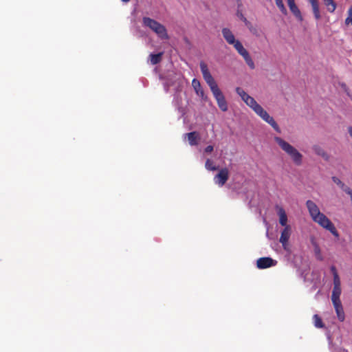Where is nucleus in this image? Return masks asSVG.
I'll use <instances>...</instances> for the list:
<instances>
[{"instance_id":"nucleus-1","label":"nucleus","mask_w":352,"mask_h":352,"mask_svg":"<svg viewBox=\"0 0 352 352\" xmlns=\"http://www.w3.org/2000/svg\"><path fill=\"white\" fill-rule=\"evenodd\" d=\"M236 94L241 97V100L259 116L262 120L268 123L277 132H280V128L274 118L270 116L263 108L257 103L254 98L248 94L242 88H236Z\"/></svg>"},{"instance_id":"nucleus-2","label":"nucleus","mask_w":352,"mask_h":352,"mask_svg":"<svg viewBox=\"0 0 352 352\" xmlns=\"http://www.w3.org/2000/svg\"><path fill=\"white\" fill-rule=\"evenodd\" d=\"M309 214L312 220L320 227L330 232L336 238H339L340 234L331 221L320 212L317 204L311 200L306 201Z\"/></svg>"},{"instance_id":"nucleus-3","label":"nucleus","mask_w":352,"mask_h":352,"mask_svg":"<svg viewBox=\"0 0 352 352\" xmlns=\"http://www.w3.org/2000/svg\"><path fill=\"white\" fill-rule=\"evenodd\" d=\"M163 84L164 91L166 93L174 92V100H176L182 87L181 75L173 73L169 74L166 76Z\"/></svg>"},{"instance_id":"nucleus-4","label":"nucleus","mask_w":352,"mask_h":352,"mask_svg":"<svg viewBox=\"0 0 352 352\" xmlns=\"http://www.w3.org/2000/svg\"><path fill=\"white\" fill-rule=\"evenodd\" d=\"M274 140L296 165L299 166L302 164V155L296 148L279 137H275Z\"/></svg>"},{"instance_id":"nucleus-5","label":"nucleus","mask_w":352,"mask_h":352,"mask_svg":"<svg viewBox=\"0 0 352 352\" xmlns=\"http://www.w3.org/2000/svg\"><path fill=\"white\" fill-rule=\"evenodd\" d=\"M142 23L145 27L150 28L153 32H154L160 39L166 40L168 38L166 28L157 21L151 18L144 16L142 19Z\"/></svg>"},{"instance_id":"nucleus-6","label":"nucleus","mask_w":352,"mask_h":352,"mask_svg":"<svg viewBox=\"0 0 352 352\" xmlns=\"http://www.w3.org/2000/svg\"><path fill=\"white\" fill-rule=\"evenodd\" d=\"M229 177V171L227 168H221L214 177V182L219 187H222Z\"/></svg>"},{"instance_id":"nucleus-7","label":"nucleus","mask_w":352,"mask_h":352,"mask_svg":"<svg viewBox=\"0 0 352 352\" xmlns=\"http://www.w3.org/2000/svg\"><path fill=\"white\" fill-rule=\"evenodd\" d=\"M291 232L290 226L284 227L283 230L281 231L279 241L282 244L283 249L286 251L289 250L288 241L291 235Z\"/></svg>"},{"instance_id":"nucleus-8","label":"nucleus","mask_w":352,"mask_h":352,"mask_svg":"<svg viewBox=\"0 0 352 352\" xmlns=\"http://www.w3.org/2000/svg\"><path fill=\"white\" fill-rule=\"evenodd\" d=\"M277 261L270 257H261L256 261V267L258 269H266L276 265Z\"/></svg>"},{"instance_id":"nucleus-9","label":"nucleus","mask_w":352,"mask_h":352,"mask_svg":"<svg viewBox=\"0 0 352 352\" xmlns=\"http://www.w3.org/2000/svg\"><path fill=\"white\" fill-rule=\"evenodd\" d=\"M221 32L224 39L228 44L234 46V45H236V43L239 42V40L235 38L234 34L229 28H224L222 29Z\"/></svg>"},{"instance_id":"nucleus-10","label":"nucleus","mask_w":352,"mask_h":352,"mask_svg":"<svg viewBox=\"0 0 352 352\" xmlns=\"http://www.w3.org/2000/svg\"><path fill=\"white\" fill-rule=\"evenodd\" d=\"M275 209L279 217V223L283 227L289 226L287 225V216L285 209L279 205H276Z\"/></svg>"},{"instance_id":"nucleus-11","label":"nucleus","mask_w":352,"mask_h":352,"mask_svg":"<svg viewBox=\"0 0 352 352\" xmlns=\"http://www.w3.org/2000/svg\"><path fill=\"white\" fill-rule=\"evenodd\" d=\"M192 86L197 96H199L203 100H207V96L205 95L204 91L201 86L199 80L193 78L192 80Z\"/></svg>"},{"instance_id":"nucleus-12","label":"nucleus","mask_w":352,"mask_h":352,"mask_svg":"<svg viewBox=\"0 0 352 352\" xmlns=\"http://www.w3.org/2000/svg\"><path fill=\"white\" fill-rule=\"evenodd\" d=\"M310 242H311V245L313 246V250H314V256H315L316 258L318 261H323L324 257L322 254L321 249H320L318 242L316 241V239L314 237H311L310 239Z\"/></svg>"},{"instance_id":"nucleus-13","label":"nucleus","mask_w":352,"mask_h":352,"mask_svg":"<svg viewBox=\"0 0 352 352\" xmlns=\"http://www.w3.org/2000/svg\"><path fill=\"white\" fill-rule=\"evenodd\" d=\"M332 303L334 307L338 320L341 322L344 321L345 318V315L341 301L334 302Z\"/></svg>"},{"instance_id":"nucleus-14","label":"nucleus","mask_w":352,"mask_h":352,"mask_svg":"<svg viewBox=\"0 0 352 352\" xmlns=\"http://www.w3.org/2000/svg\"><path fill=\"white\" fill-rule=\"evenodd\" d=\"M199 66H200V69H201V74L203 75V78H204V80L206 81V82L213 78L212 76L211 75V74L208 68L207 65L204 62L201 61L199 64Z\"/></svg>"},{"instance_id":"nucleus-15","label":"nucleus","mask_w":352,"mask_h":352,"mask_svg":"<svg viewBox=\"0 0 352 352\" xmlns=\"http://www.w3.org/2000/svg\"><path fill=\"white\" fill-rule=\"evenodd\" d=\"M185 136L187 137L190 146H197L198 144L200 137L197 132L192 131L188 133L185 134Z\"/></svg>"},{"instance_id":"nucleus-16","label":"nucleus","mask_w":352,"mask_h":352,"mask_svg":"<svg viewBox=\"0 0 352 352\" xmlns=\"http://www.w3.org/2000/svg\"><path fill=\"white\" fill-rule=\"evenodd\" d=\"M310 3L314 16L316 20H319L321 18V14L319 8V3L318 0H309Z\"/></svg>"},{"instance_id":"nucleus-17","label":"nucleus","mask_w":352,"mask_h":352,"mask_svg":"<svg viewBox=\"0 0 352 352\" xmlns=\"http://www.w3.org/2000/svg\"><path fill=\"white\" fill-rule=\"evenodd\" d=\"M246 27L248 28L250 33L256 37L259 38L262 36V30L257 26L253 25L250 21H247Z\"/></svg>"},{"instance_id":"nucleus-18","label":"nucleus","mask_w":352,"mask_h":352,"mask_svg":"<svg viewBox=\"0 0 352 352\" xmlns=\"http://www.w3.org/2000/svg\"><path fill=\"white\" fill-rule=\"evenodd\" d=\"M330 271L333 278V287H341V280L336 267L334 265L330 267Z\"/></svg>"},{"instance_id":"nucleus-19","label":"nucleus","mask_w":352,"mask_h":352,"mask_svg":"<svg viewBox=\"0 0 352 352\" xmlns=\"http://www.w3.org/2000/svg\"><path fill=\"white\" fill-rule=\"evenodd\" d=\"M290 11L293 13V14L299 20L302 21V16L301 12L296 5L295 1L290 3L288 4Z\"/></svg>"},{"instance_id":"nucleus-20","label":"nucleus","mask_w":352,"mask_h":352,"mask_svg":"<svg viewBox=\"0 0 352 352\" xmlns=\"http://www.w3.org/2000/svg\"><path fill=\"white\" fill-rule=\"evenodd\" d=\"M312 149L316 155L321 156L325 160H329V155L325 152V151L320 146L314 145L312 147Z\"/></svg>"},{"instance_id":"nucleus-21","label":"nucleus","mask_w":352,"mask_h":352,"mask_svg":"<svg viewBox=\"0 0 352 352\" xmlns=\"http://www.w3.org/2000/svg\"><path fill=\"white\" fill-rule=\"evenodd\" d=\"M342 293L341 287H333L332 294H331V301L334 302H340V295Z\"/></svg>"},{"instance_id":"nucleus-22","label":"nucleus","mask_w":352,"mask_h":352,"mask_svg":"<svg viewBox=\"0 0 352 352\" xmlns=\"http://www.w3.org/2000/svg\"><path fill=\"white\" fill-rule=\"evenodd\" d=\"M328 12L333 13L336 9L337 5L333 0H322Z\"/></svg>"},{"instance_id":"nucleus-23","label":"nucleus","mask_w":352,"mask_h":352,"mask_svg":"<svg viewBox=\"0 0 352 352\" xmlns=\"http://www.w3.org/2000/svg\"><path fill=\"white\" fill-rule=\"evenodd\" d=\"M162 53L160 52L157 54H150V61L152 65H156L160 62L162 58Z\"/></svg>"},{"instance_id":"nucleus-24","label":"nucleus","mask_w":352,"mask_h":352,"mask_svg":"<svg viewBox=\"0 0 352 352\" xmlns=\"http://www.w3.org/2000/svg\"><path fill=\"white\" fill-rule=\"evenodd\" d=\"M205 168L208 170H216L218 169V166L214 164V162L210 159H207L205 163Z\"/></svg>"},{"instance_id":"nucleus-25","label":"nucleus","mask_w":352,"mask_h":352,"mask_svg":"<svg viewBox=\"0 0 352 352\" xmlns=\"http://www.w3.org/2000/svg\"><path fill=\"white\" fill-rule=\"evenodd\" d=\"M217 102L218 107L222 111H228V103H227L225 98H223L221 100H217Z\"/></svg>"},{"instance_id":"nucleus-26","label":"nucleus","mask_w":352,"mask_h":352,"mask_svg":"<svg viewBox=\"0 0 352 352\" xmlns=\"http://www.w3.org/2000/svg\"><path fill=\"white\" fill-rule=\"evenodd\" d=\"M211 91L217 101L225 98L222 91L220 90L219 87Z\"/></svg>"},{"instance_id":"nucleus-27","label":"nucleus","mask_w":352,"mask_h":352,"mask_svg":"<svg viewBox=\"0 0 352 352\" xmlns=\"http://www.w3.org/2000/svg\"><path fill=\"white\" fill-rule=\"evenodd\" d=\"M211 91L217 101L225 98L222 91L220 90L219 87Z\"/></svg>"},{"instance_id":"nucleus-28","label":"nucleus","mask_w":352,"mask_h":352,"mask_svg":"<svg viewBox=\"0 0 352 352\" xmlns=\"http://www.w3.org/2000/svg\"><path fill=\"white\" fill-rule=\"evenodd\" d=\"M313 320H314V326L316 327V328H322L323 327V322L322 321V319L320 318V317H319L318 315L317 314H315L313 317Z\"/></svg>"},{"instance_id":"nucleus-29","label":"nucleus","mask_w":352,"mask_h":352,"mask_svg":"<svg viewBox=\"0 0 352 352\" xmlns=\"http://www.w3.org/2000/svg\"><path fill=\"white\" fill-rule=\"evenodd\" d=\"M275 2H276V4L277 7H278V8H279V10H280V12H281L283 14H287V11L286 8H285V6H284V3H283V0H275Z\"/></svg>"},{"instance_id":"nucleus-30","label":"nucleus","mask_w":352,"mask_h":352,"mask_svg":"<svg viewBox=\"0 0 352 352\" xmlns=\"http://www.w3.org/2000/svg\"><path fill=\"white\" fill-rule=\"evenodd\" d=\"M328 339L329 340V347H330V349L331 351V352H347L346 350L341 348V347H339V346H334L332 344H331V341L330 340V338L328 337Z\"/></svg>"},{"instance_id":"nucleus-31","label":"nucleus","mask_w":352,"mask_h":352,"mask_svg":"<svg viewBox=\"0 0 352 352\" xmlns=\"http://www.w3.org/2000/svg\"><path fill=\"white\" fill-rule=\"evenodd\" d=\"M344 23L347 26L352 25V6L348 10V16L346 18Z\"/></svg>"},{"instance_id":"nucleus-32","label":"nucleus","mask_w":352,"mask_h":352,"mask_svg":"<svg viewBox=\"0 0 352 352\" xmlns=\"http://www.w3.org/2000/svg\"><path fill=\"white\" fill-rule=\"evenodd\" d=\"M234 49L237 51V52L241 55L244 51L246 50L243 46L242 43L239 41V43H236L234 46H233Z\"/></svg>"},{"instance_id":"nucleus-33","label":"nucleus","mask_w":352,"mask_h":352,"mask_svg":"<svg viewBox=\"0 0 352 352\" xmlns=\"http://www.w3.org/2000/svg\"><path fill=\"white\" fill-rule=\"evenodd\" d=\"M206 83L209 86L211 91H213L214 89L219 87L217 82H215L214 78L212 79H211L210 80H208V82H206Z\"/></svg>"},{"instance_id":"nucleus-34","label":"nucleus","mask_w":352,"mask_h":352,"mask_svg":"<svg viewBox=\"0 0 352 352\" xmlns=\"http://www.w3.org/2000/svg\"><path fill=\"white\" fill-rule=\"evenodd\" d=\"M332 180L336 183L340 188L344 186V184L338 177H332Z\"/></svg>"},{"instance_id":"nucleus-35","label":"nucleus","mask_w":352,"mask_h":352,"mask_svg":"<svg viewBox=\"0 0 352 352\" xmlns=\"http://www.w3.org/2000/svg\"><path fill=\"white\" fill-rule=\"evenodd\" d=\"M341 189L345 192L349 196L352 194V189L350 188L349 186L344 184V186L341 188Z\"/></svg>"},{"instance_id":"nucleus-36","label":"nucleus","mask_w":352,"mask_h":352,"mask_svg":"<svg viewBox=\"0 0 352 352\" xmlns=\"http://www.w3.org/2000/svg\"><path fill=\"white\" fill-rule=\"evenodd\" d=\"M245 63L250 69H254L255 68V65L252 58L247 60Z\"/></svg>"},{"instance_id":"nucleus-37","label":"nucleus","mask_w":352,"mask_h":352,"mask_svg":"<svg viewBox=\"0 0 352 352\" xmlns=\"http://www.w3.org/2000/svg\"><path fill=\"white\" fill-rule=\"evenodd\" d=\"M213 146L212 145H209L204 148V153L207 154L211 153L213 151Z\"/></svg>"},{"instance_id":"nucleus-38","label":"nucleus","mask_w":352,"mask_h":352,"mask_svg":"<svg viewBox=\"0 0 352 352\" xmlns=\"http://www.w3.org/2000/svg\"><path fill=\"white\" fill-rule=\"evenodd\" d=\"M239 16L241 18V19L244 22L245 25H246L247 21H248L247 20V19L241 13Z\"/></svg>"},{"instance_id":"nucleus-39","label":"nucleus","mask_w":352,"mask_h":352,"mask_svg":"<svg viewBox=\"0 0 352 352\" xmlns=\"http://www.w3.org/2000/svg\"><path fill=\"white\" fill-rule=\"evenodd\" d=\"M251 58V56H250V54H247L246 56L243 57V59L246 62L247 60H248L249 59Z\"/></svg>"},{"instance_id":"nucleus-40","label":"nucleus","mask_w":352,"mask_h":352,"mask_svg":"<svg viewBox=\"0 0 352 352\" xmlns=\"http://www.w3.org/2000/svg\"><path fill=\"white\" fill-rule=\"evenodd\" d=\"M251 58V56H250V54H247L246 56L243 57V59L246 62L247 60H248L249 59Z\"/></svg>"},{"instance_id":"nucleus-41","label":"nucleus","mask_w":352,"mask_h":352,"mask_svg":"<svg viewBox=\"0 0 352 352\" xmlns=\"http://www.w3.org/2000/svg\"><path fill=\"white\" fill-rule=\"evenodd\" d=\"M249 54V52H248L247 50H245V51H244V52L241 54V56L243 58V57L246 56H247V54Z\"/></svg>"},{"instance_id":"nucleus-42","label":"nucleus","mask_w":352,"mask_h":352,"mask_svg":"<svg viewBox=\"0 0 352 352\" xmlns=\"http://www.w3.org/2000/svg\"><path fill=\"white\" fill-rule=\"evenodd\" d=\"M287 4L295 1L294 0H287Z\"/></svg>"},{"instance_id":"nucleus-43","label":"nucleus","mask_w":352,"mask_h":352,"mask_svg":"<svg viewBox=\"0 0 352 352\" xmlns=\"http://www.w3.org/2000/svg\"><path fill=\"white\" fill-rule=\"evenodd\" d=\"M123 2H125V3H127L129 2L130 0H122Z\"/></svg>"},{"instance_id":"nucleus-44","label":"nucleus","mask_w":352,"mask_h":352,"mask_svg":"<svg viewBox=\"0 0 352 352\" xmlns=\"http://www.w3.org/2000/svg\"><path fill=\"white\" fill-rule=\"evenodd\" d=\"M350 198H351V200L352 201V194L351 195H349Z\"/></svg>"},{"instance_id":"nucleus-45","label":"nucleus","mask_w":352,"mask_h":352,"mask_svg":"<svg viewBox=\"0 0 352 352\" xmlns=\"http://www.w3.org/2000/svg\"><path fill=\"white\" fill-rule=\"evenodd\" d=\"M350 198H351V200L352 201V194L351 195H349Z\"/></svg>"}]
</instances>
